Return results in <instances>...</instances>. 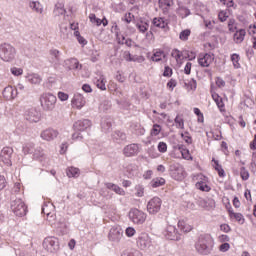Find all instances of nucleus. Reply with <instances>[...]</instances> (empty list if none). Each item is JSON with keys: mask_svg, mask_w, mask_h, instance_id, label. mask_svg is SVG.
<instances>
[{"mask_svg": "<svg viewBox=\"0 0 256 256\" xmlns=\"http://www.w3.org/2000/svg\"><path fill=\"white\" fill-rule=\"evenodd\" d=\"M106 187L114 191V193H117V195H125V191L114 183H106Z\"/></svg>", "mask_w": 256, "mask_h": 256, "instance_id": "33", "label": "nucleus"}, {"mask_svg": "<svg viewBox=\"0 0 256 256\" xmlns=\"http://www.w3.org/2000/svg\"><path fill=\"white\" fill-rule=\"evenodd\" d=\"M151 187L153 189H157V187H163L165 185V178H154L150 182Z\"/></svg>", "mask_w": 256, "mask_h": 256, "instance_id": "36", "label": "nucleus"}, {"mask_svg": "<svg viewBox=\"0 0 256 256\" xmlns=\"http://www.w3.org/2000/svg\"><path fill=\"white\" fill-rule=\"evenodd\" d=\"M101 127H102V131H104V133H108V131L111 130V127H113L111 118H103L101 121Z\"/></svg>", "mask_w": 256, "mask_h": 256, "instance_id": "29", "label": "nucleus"}, {"mask_svg": "<svg viewBox=\"0 0 256 256\" xmlns=\"http://www.w3.org/2000/svg\"><path fill=\"white\" fill-rule=\"evenodd\" d=\"M158 151L160 153H167V143L159 142V144H158Z\"/></svg>", "mask_w": 256, "mask_h": 256, "instance_id": "60", "label": "nucleus"}, {"mask_svg": "<svg viewBox=\"0 0 256 256\" xmlns=\"http://www.w3.org/2000/svg\"><path fill=\"white\" fill-rule=\"evenodd\" d=\"M50 55H52V57L54 58V61L56 63H59V59H60V55H61V52L57 49H54V50H50Z\"/></svg>", "mask_w": 256, "mask_h": 256, "instance_id": "53", "label": "nucleus"}, {"mask_svg": "<svg viewBox=\"0 0 256 256\" xmlns=\"http://www.w3.org/2000/svg\"><path fill=\"white\" fill-rule=\"evenodd\" d=\"M171 56L176 59L177 63L183 59V52L179 49H173L171 52Z\"/></svg>", "mask_w": 256, "mask_h": 256, "instance_id": "45", "label": "nucleus"}, {"mask_svg": "<svg viewBox=\"0 0 256 256\" xmlns=\"http://www.w3.org/2000/svg\"><path fill=\"white\" fill-rule=\"evenodd\" d=\"M177 13L181 19H185L191 15V10L186 6L182 5L181 2H178Z\"/></svg>", "mask_w": 256, "mask_h": 256, "instance_id": "21", "label": "nucleus"}, {"mask_svg": "<svg viewBox=\"0 0 256 256\" xmlns=\"http://www.w3.org/2000/svg\"><path fill=\"white\" fill-rule=\"evenodd\" d=\"M17 49L9 43L0 44V59L5 63H11L15 60Z\"/></svg>", "mask_w": 256, "mask_h": 256, "instance_id": "2", "label": "nucleus"}, {"mask_svg": "<svg viewBox=\"0 0 256 256\" xmlns=\"http://www.w3.org/2000/svg\"><path fill=\"white\" fill-rule=\"evenodd\" d=\"M26 79H28L29 83H32L33 85H39V83L42 81L39 74H28Z\"/></svg>", "mask_w": 256, "mask_h": 256, "instance_id": "32", "label": "nucleus"}, {"mask_svg": "<svg viewBox=\"0 0 256 256\" xmlns=\"http://www.w3.org/2000/svg\"><path fill=\"white\" fill-rule=\"evenodd\" d=\"M163 235L166 239H169L170 241H181V234L179 233V230H177V227L174 225H168L164 231Z\"/></svg>", "mask_w": 256, "mask_h": 256, "instance_id": "10", "label": "nucleus"}, {"mask_svg": "<svg viewBox=\"0 0 256 256\" xmlns=\"http://www.w3.org/2000/svg\"><path fill=\"white\" fill-rule=\"evenodd\" d=\"M114 141H126L127 140V134L121 131H115L112 135Z\"/></svg>", "mask_w": 256, "mask_h": 256, "instance_id": "39", "label": "nucleus"}, {"mask_svg": "<svg viewBox=\"0 0 256 256\" xmlns=\"http://www.w3.org/2000/svg\"><path fill=\"white\" fill-rule=\"evenodd\" d=\"M65 67H67L69 69V71L71 70H79L81 69V64H79V60H77V58H70L68 60L65 61Z\"/></svg>", "mask_w": 256, "mask_h": 256, "instance_id": "20", "label": "nucleus"}, {"mask_svg": "<svg viewBox=\"0 0 256 256\" xmlns=\"http://www.w3.org/2000/svg\"><path fill=\"white\" fill-rule=\"evenodd\" d=\"M55 206L51 202H45L42 206V213L46 215L47 221H52L54 219Z\"/></svg>", "mask_w": 256, "mask_h": 256, "instance_id": "14", "label": "nucleus"}, {"mask_svg": "<svg viewBox=\"0 0 256 256\" xmlns=\"http://www.w3.org/2000/svg\"><path fill=\"white\" fill-rule=\"evenodd\" d=\"M212 97L220 111H223V107H225V103H223V98L219 97V95H212Z\"/></svg>", "mask_w": 256, "mask_h": 256, "instance_id": "46", "label": "nucleus"}, {"mask_svg": "<svg viewBox=\"0 0 256 256\" xmlns=\"http://www.w3.org/2000/svg\"><path fill=\"white\" fill-rule=\"evenodd\" d=\"M191 35V30L186 29L180 32L179 39L181 41H187L189 39V36Z\"/></svg>", "mask_w": 256, "mask_h": 256, "instance_id": "48", "label": "nucleus"}, {"mask_svg": "<svg viewBox=\"0 0 256 256\" xmlns=\"http://www.w3.org/2000/svg\"><path fill=\"white\" fill-rule=\"evenodd\" d=\"M58 135L59 132L57 130L49 128L41 133V138L44 139V141H53V139H57Z\"/></svg>", "mask_w": 256, "mask_h": 256, "instance_id": "18", "label": "nucleus"}, {"mask_svg": "<svg viewBox=\"0 0 256 256\" xmlns=\"http://www.w3.org/2000/svg\"><path fill=\"white\" fill-rule=\"evenodd\" d=\"M171 75H173V69H171L169 66H165L163 77H171Z\"/></svg>", "mask_w": 256, "mask_h": 256, "instance_id": "62", "label": "nucleus"}, {"mask_svg": "<svg viewBox=\"0 0 256 256\" xmlns=\"http://www.w3.org/2000/svg\"><path fill=\"white\" fill-rule=\"evenodd\" d=\"M197 189L200 191H204L205 193H209L211 191V186L207 185V182L199 181L196 183Z\"/></svg>", "mask_w": 256, "mask_h": 256, "instance_id": "40", "label": "nucleus"}, {"mask_svg": "<svg viewBox=\"0 0 256 256\" xmlns=\"http://www.w3.org/2000/svg\"><path fill=\"white\" fill-rule=\"evenodd\" d=\"M134 19L135 16L131 12L126 13L124 17H122V21H124L127 24L131 23V21H133Z\"/></svg>", "mask_w": 256, "mask_h": 256, "instance_id": "52", "label": "nucleus"}, {"mask_svg": "<svg viewBox=\"0 0 256 256\" xmlns=\"http://www.w3.org/2000/svg\"><path fill=\"white\" fill-rule=\"evenodd\" d=\"M229 249H231V245L227 242H225L219 246V251H221V253H227V251Z\"/></svg>", "mask_w": 256, "mask_h": 256, "instance_id": "57", "label": "nucleus"}, {"mask_svg": "<svg viewBox=\"0 0 256 256\" xmlns=\"http://www.w3.org/2000/svg\"><path fill=\"white\" fill-rule=\"evenodd\" d=\"M106 83L107 80H105V76H100L99 78L94 79V84L100 91H107V86H105Z\"/></svg>", "mask_w": 256, "mask_h": 256, "instance_id": "22", "label": "nucleus"}, {"mask_svg": "<svg viewBox=\"0 0 256 256\" xmlns=\"http://www.w3.org/2000/svg\"><path fill=\"white\" fill-rule=\"evenodd\" d=\"M74 131H87V129L91 128V120L83 119L78 120L73 125Z\"/></svg>", "mask_w": 256, "mask_h": 256, "instance_id": "15", "label": "nucleus"}, {"mask_svg": "<svg viewBox=\"0 0 256 256\" xmlns=\"http://www.w3.org/2000/svg\"><path fill=\"white\" fill-rule=\"evenodd\" d=\"M194 247L198 255H211L213 253V249L215 248V240L211 234H201L198 236Z\"/></svg>", "mask_w": 256, "mask_h": 256, "instance_id": "1", "label": "nucleus"}, {"mask_svg": "<svg viewBox=\"0 0 256 256\" xmlns=\"http://www.w3.org/2000/svg\"><path fill=\"white\" fill-rule=\"evenodd\" d=\"M178 229H180L182 233H189L190 231H193V226L183 220H180L178 221Z\"/></svg>", "mask_w": 256, "mask_h": 256, "instance_id": "24", "label": "nucleus"}, {"mask_svg": "<svg viewBox=\"0 0 256 256\" xmlns=\"http://www.w3.org/2000/svg\"><path fill=\"white\" fill-rule=\"evenodd\" d=\"M11 93H13V87L7 86L4 88L3 95L6 97V99H11Z\"/></svg>", "mask_w": 256, "mask_h": 256, "instance_id": "54", "label": "nucleus"}, {"mask_svg": "<svg viewBox=\"0 0 256 256\" xmlns=\"http://www.w3.org/2000/svg\"><path fill=\"white\" fill-rule=\"evenodd\" d=\"M213 55L206 53L204 55H200L198 59V63L200 67H209L213 63Z\"/></svg>", "mask_w": 256, "mask_h": 256, "instance_id": "19", "label": "nucleus"}, {"mask_svg": "<svg viewBox=\"0 0 256 256\" xmlns=\"http://www.w3.org/2000/svg\"><path fill=\"white\" fill-rule=\"evenodd\" d=\"M35 149H36L35 143H33V142H27L22 147V151H23L24 155H29V154L34 153Z\"/></svg>", "mask_w": 256, "mask_h": 256, "instance_id": "28", "label": "nucleus"}, {"mask_svg": "<svg viewBox=\"0 0 256 256\" xmlns=\"http://www.w3.org/2000/svg\"><path fill=\"white\" fill-rule=\"evenodd\" d=\"M33 158L37 161H43V159H45V152L43 151V148L36 147L33 152Z\"/></svg>", "mask_w": 256, "mask_h": 256, "instance_id": "30", "label": "nucleus"}, {"mask_svg": "<svg viewBox=\"0 0 256 256\" xmlns=\"http://www.w3.org/2000/svg\"><path fill=\"white\" fill-rule=\"evenodd\" d=\"M108 239L114 243H119L123 239V229H121V226H113L108 234Z\"/></svg>", "mask_w": 256, "mask_h": 256, "instance_id": "12", "label": "nucleus"}, {"mask_svg": "<svg viewBox=\"0 0 256 256\" xmlns=\"http://www.w3.org/2000/svg\"><path fill=\"white\" fill-rule=\"evenodd\" d=\"M40 103L44 111H53L57 97L51 93H44L40 96Z\"/></svg>", "mask_w": 256, "mask_h": 256, "instance_id": "3", "label": "nucleus"}, {"mask_svg": "<svg viewBox=\"0 0 256 256\" xmlns=\"http://www.w3.org/2000/svg\"><path fill=\"white\" fill-rule=\"evenodd\" d=\"M112 104L110 100H103L99 105V111L102 113H107L111 109Z\"/></svg>", "mask_w": 256, "mask_h": 256, "instance_id": "35", "label": "nucleus"}, {"mask_svg": "<svg viewBox=\"0 0 256 256\" xmlns=\"http://www.w3.org/2000/svg\"><path fill=\"white\" fill-rule=\"evenodd\" d=\"M136 28L139 33H147L149 31V22L147 21H139L136 23Z\"/></svg>", "mask_w": 256, "mask_h": 256, "instance_id": "31", "label": "nucleus"}, {"mask_svg": "<svg viewBox=\"0 0 256 256\" xmlns=\"http://www.w3.org/2000/svg\"><path fill=\"white\" fill-rule=\"evenodd\" d=\"M72 107L75 109H83L85 107V97H83L81 94L77 93L74 94V97L72 98Z\"/></svg>", "mask_w": 256, "mask_h": 256, "instance_id": "17", "label": "nucleus"}, {"mask_svg": "<svg viewBox=\"0 0 256 256\" xmlns=\"http://www.w3.org/2000/svg\"><path fill=\"white\" fill-rule=\"evenodd\" d=\"M125 233H126V237H134L137 231L133 227H128L126 228Z\"/></svg>", "mask_w": 256, "mask_h": 256, "instance_id": "59", "label": "nucleus"}, {"mask_svg": "<svg viewBox=\"0 0 256 256\" xmlns=\"http://www.w3.org/2000/svg\"><path fill=\"white\" fill-rule=\"evenodd\" d=\"M184 85L188 91H195L197 89V80L191 79L184 82Z\"/></svg>", "mask_w": 256, "mask_h": 256, "instance_id": "41", "label": "nucleus"}, {"mask_svg": "<svg viewBox=\"0 0 256 256\" xmlns=\"http://www.w3.org/2000/svg\"><path fill=\"white\" fill-rule=\"evenodd\" d=\"M163 201L159 197H153L147 203V211L149 215H157L161 211Z\"/></svg>", "mask_w": 256, "mask_h": 256, "instance_id": "9", "label": "nucleus"}, {"mask_svg": "<svg viewBox=\"0 0 256 256\" xmlns=\"http://www.w3.org/2000/svg\"><path fill=\"white\" fill-rule=\"evenodd\" d=\"M215 83H216L217 87H219V88L225 87V80H223V78H221V77H217L215 79Z\"/></svg>", "mask_w": 256, "mask_h": 256, "instance_id": "64", "label": "nucleus"}, {"mask_svg": "<svg viewBox=\"0 0 256 256\" xmlns=\"http://www.w3.org/2000/svg\"><path fill=\"white\" fill-rule=\"evenodd\" d=\"M170 176L175 181H183L185 179V169L179 163H174L170 165L169 168Z\"/></svg>", "mask_w": 256, "mask_h": 256, "instance_id": "6", "label": "nucleus"}, {"mask_svg": "<svg viewBox=\"0 0 256 256\" xmlns=\"http://www.w3.org/2000/svg\"><path fill=\"white\" fill-rule=\"evenodd\" d=\"M67 177H79V168L69 167L66 171Z\"/></svg>", "mask_w": 256, "mask_h": 256, "instance_id": "42", "label": "nucleus"}, {"mask_svg": "<svg viewBox=\"0 0 256 256\" xmlns=\"http://www.w3.org/2000/svg\"><path fill=\"white\" fill-rule=\"evenodd\" d=\"M121 256H143V254L137 249H128L124 250Z\"/></svg>", "mask_w": 256, "mask_h": 256, "instance_id": "38", "label": "nucleus"}, {"mask_svg": "<svg viewBox=\"0 0 256 256\" xmlns=\"http://www.w3.org/2000/svg\"><path fill=\"white\" fill-rule=\"evenodd\" d=\"M53 13L56 17H59V15H65V13H67V10H65V5L60 2L56 3Z\"/></svg>", "mask_w": 256, "mask_h": 256, "instance_id": "27", "label": "nucleus"}, {"mask_svg": "<svg viewBox=\"0 0 256 256\" xmlns=\"http://www.w3.org/2000/svg\"><path fill=\"white\" fill-rule=\"evenodd\" d=\"M11 157H13V148L4 147L0 152V160L2 161V163H4V165H7V167H11V165H13Z\"/></svg>", "mask_w": 256, "mask_h": 256, "instance_id": "11", "label": "nucleus"}, {"mask_svg": "<svg viewBox=\"0 0 256 256\" xmlns=\"http://www.w3.org/2000/svg\"><path fill=\"white\" fill-rule=\"evenodd\" d=\"M213 203V201L208 202L205 199H200L199 200V206L202 207L203 209H209V205Z\"/></svg>", "mask_w": 256, "mask_h": 256, "instance_id": "58", "label": "nucleus"}, {"mask_svg": "<svg viewBox=\"0 0 256 256\" xmlns=\"http://www.w3.org/2000/svg\"><path fill=\"white\" fill-rule=\"evenodd\" d=\"M160 5H165L166 7H173V0H159Z\"/></svg>", "mask_w": 256, "mask_h": 256, "instance_id": "63", "label": "nucleus"}, {"mask_svg": "<svg viewBox=\"0 0 256 256\" xmlns=\"http://www.w3.org/2000/svg\"><path fill=\"white\" fill-rule=\"evenodd\" d=\"M89 20L92 22L93 25H96L97 27H100L101 25V19L97 18V16L94 13H91L89 15Z\"/></svg>", "mask_w": 256, "mask_h": 256, "instance_id": "50", "label": "nucleus"}, {"mask_svg": "<svg viewBox=\"0 0 256 256\" xmlns=\"http://www.w3.org/2000/svg\"><path fill=\"white\" fill-rule=\"evenodd\" d=\"M174 123L177 129H185V120L181 116H176L174 119Z\"/></svg>", "mask_w": 256, "mask_h": 256, "instance_id": "44", "label": "nucleus"}, {"mask_svg": "<svg viewBox=\"0 0 256 256\" xmlns=\"http://www.w3.org/2000/svg\"><path fill=\"white\" fill-rule=\"evenodd\" d=\"M12 75H14L15 77H19V75H23V70L22 68H17V67H12L10 69Z\"/></svg>", "mask_w": 256, "mask_h": 256, "instance_id": "56", "label": "nucleus"}, {"mask_svg": "<svg viewBox=\"0 0 256 256\" xmlns=\"http://www.w3.org/2000/svg\"><path fill=\"white\" fill-rule=\"evenodd\" d=\"M42 245L47 253H57L59 251V239L56 237L45 238Z\"/></svg>", "mask_w": 256, "mask_h": 256, "instance_id": "8", "label": "nucleus"}, {"mask_svg": "<svg viewBox=\"0 0 256 256\" xmlns=\"http://www.w3.org/2000/svg\"><path fill=\"white\" fill-rule=\"evenodd\" d=\"M24 117L29 123H39V121H41V113L35 108L28 109L25 112Z\"/></svg>", "mask_w": 256, "mask_h": 256, "instance_id": "13", "label": "nucleus"}, {"mask_svg": "<svg viewBox=\"0 0 256 256\" xmlns=\"http://www.w3.org/2000/svg\"><path fill=\"white\" fill-rule=\"evenodd\" d=\"M154 27H158L159 29H165L168 25L167 20L165 18H154L152 21Z\"/></svg>", "mask_w": 256, "mask_h": 256, "instance_id": "26", "label": "nucleus"}, {"mask_svg": "<svg viewBox=\"0 0 256 256\" xmlns=\"http://www.w3.org/2000/svg\"><path fill=\"white\" fill-rule=\"evenodd\" d=\"M245 35H247L245 29H240L236 31L234 34L235 43H243V41H245Z\"/></svg>", "mask_w": 256, "mask_h": 256, "instance_id": "23", "label": "nucleus"}, {"mask_svg": "<svg viewBox=\"0 0 256 256\" xmlns=\"http://www.w3.org/2000/svg\"><path fill=\"white\" fill-rule=\"evenodd\" d=\"M189 132L181 133L182 139L187 143L188 145H191L193 143V138L191 136H188Z\"/></svg>", "mask_w": 256, "mask_h": 256, "instance_id": "55", "label": "nucleus"}, {"mask_svg": "<svg viewBox=\"0 0 256 256\" xmlns=\"http://www.w3.org/2000/svg\"><path fill=\"white\" fill-rule=\"evenodd\" d=\"M139 153V145L137 144H130L124 147L123 155L125 157H135Z\"/></svg>", "mask_w": 256, "mask_h": 256, "instance_id": "16", "label": "nucleus"}, {"mask_svg": "<svg viewBox=\"0 0 256 256\" xmlns=\"http://www.w3.org/2000/svg\"><path fill=\"white\" fill-rule=\"evenodd\" d=\"M240 60H241V57L239 56V54L234 53L231 55V61L235 69H239V67H241V64H239Z\"/></svg>", "mask_w": 256, "mask_h": 256, "instance_id": "43", "label": "nucleus"}, {"mask_svg": "<svg viewBox=\"0 0 256 256\" xmlns=\"http://www.w3.org/2000/svg\"><path fill=\"white\" fill-rule=\"evenodd\" d=\"M11 210L16 217H25L27 215V205L21 200V198H16L11 202Z\"/></svg>", "mask_w": 256, "mask_h": 256, "instance_id": "4", "label": "nucleus"}, {"mask_svg": "<svg viewBox=\"0 0 256 256\" xmlns=\"http://www.w3.org/2000/svg\"><path fill=\"white\" fill-rule=\"evenodd\" d=\"M129 219L135 225H143L147 219V214L137 208H132L129 212Z\"/></svg>", "mask_w": 256, "mask_h": 256, "instance_id": "7", "label": "nucleus"}, {"mask_svg": "<svg viewBox=\"0 0 256 256\" xmlns=\"http://www.w3.org/2000/svg\"><path fill=\"white\" fill-rule=\"evenodd\" d=\"M163 57H165V52L158 50L154 52V54L151 57V61H154L155 63H159V61L163 60Z\"/></svg>", "mask_w": 256, "mask_h": 256, "instance_id": "37", "label": "nucleus"}, {"mask_svg": "<svg viewBox=\"0 0 256 256\" xmlns=\"http://www.w3.org/2000/svg\"><path fill=\"white\" fill-rule=\"evenodd\" d=\"M234 219H236V221H238V223H241V225H243L245 223V218L243 217V214L241 213H236L234 214Z\"/></svg>", "mask_w": 256, "mask_h": 256, "instance_id": "61", "label": "nucleus"}, {"mask_svg": "<svg viewBox=\"0 0 256 256\" xmlns=\"http://www.w3.org/2000/svg\"><path fill=\"white\" fill-rule=\"evenodd\" d=\"M136 245L141 251H147V249L153 246V240L149 234L142 232L136 239Z\"/></svg>", "mask_w": 256, "mask_h": 256, "instance_id": "5", "label": "nucleus"}, {"mask_svg": "<svg viewBox=\"0 0 256 256\" xmlns=\"http://www.w3.org/2000/svg\"><path fill=\"white\" fill-rule=\"evenodd\" d=\"M240 177H241L242 181H248L249 180V171L245 167H241Z\"/></svg>", "mask_w": 256, "mask_h": 256, "instance_id": "51", "label": "nucleus"}, {"mask_svg": "<svg viewBox=\"0 0 256 256\" xmlns=\"http://www.w3.org/2000/svg\"><path fill=\"white\" fill-rule=\"evenodd\" d=\"M29 7L32 9V11H35V13H43V5H41V2L39 1H30Z\"/></svg>", "mask_w": 256, "mask_h": 256, "instance_id": "25", "label": "nucleus"}, {"mask_svg": "<svg viewBox=\"0 0 256 256\" xmlns=\"http://www.w3.org/2000/svg\"><path fill=\"white\" fill-rule=\"evenodd\" d=\"M214 165V169L215 171H217L219 177H225V170L223 169V166H221V164H219L218 160H215V158L212 159Z\"/></svg>", "mask_w": 256, "mask_h": 256, "instance_id": "34", "label": "nucleus"}, {"mask_svg": "<svg viewBox=\"0 0 256 256\" xmlns=\"http://www.w3.org/2000/svg\"><path fill=\"white\" fill-rule=\"evenodd\" d=\"M159 133H161V125L154 124L151 131H150V135L152 137H157V135H159Z\"/></svg>", "mask_w": 256, "mask_h": 256, "instance_id": "49", "label": "nucleus"}, {"mask_svg": "<svg viewBox=\"0 0 256 256\" xmlns=\"http://www.w3.org/2000/svg\"><path fill=\"white\" fill-rule=\"evenodd\" d=\"M135 191L136 197H143L145 195V187L141 184L136 185Z\"/></svg>", "mask_w": 256, "mask_h": 256, "instance_id": "47", "label": "nucleus"}]
</instances>
